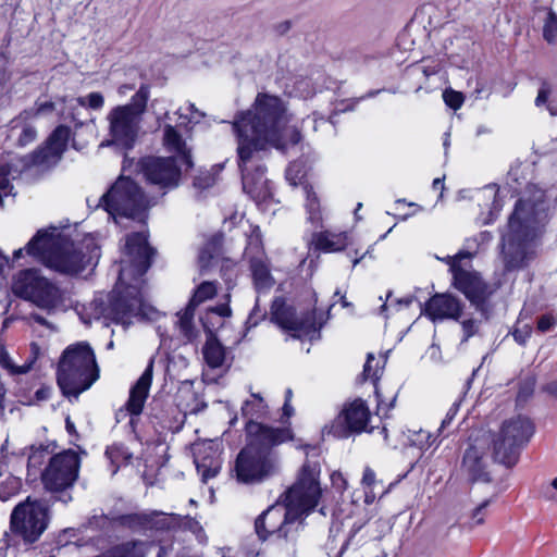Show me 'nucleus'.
I'll list each match as a JSON object with an SVG mask.
<instances>
[{
	"label": "nucleus",
	"instance_id": "1",
	"mask_svg": "<svg viewBox=\"0 0 557 557\" xmlns=\"http://www.w3.org/2000/svg\"><path fill=\"white\" fill-rule=\"evenodd\" d=\"M290 122L292 114L284 101L265 92H259L250 109L234 116L232 129L236 137L243 189L257 203L272 196L270 182L264 176L265 168L260 163V153L270 147L285 150L301 139L300 132Z\"/></svg>",
	"mask_w": 557,
	"mask_h": 557
},
{
	"label": "nucleus",
	"instance_id": "2",
	"mask_svg": "<svg viewBox=\"0 0 557 557\" xmlns=\"http://www.w3.org/2000/svg\"><path fill=\"white\" fill-rule=\"evenodd\" d=\"M152 249L144 233L127 235L121 259L119 281L108 296V304L101 298L92 301L95 318L115 323L129 324L133 318H149L152 310L144 300L141 276L150 267Z\"/></svg>",
	"mask_w": 557,
	"mask_h": 557
},
{
	"label": "nucleus",
	"instance_id": "3",
	"mask_svg": "<svg viewBox=\"0 0 557 557\" xmlns=\"http://www.w3.org/2000/svg\"><path fill=\"white\" fill-rule=\"evenodd\" d=\"M320 473L319 461L308 459L302 465L296 482L282 496V502L269 507L257 518L255 528L261 540H267L273 533L286 540H295V535L304 529L306 517L321 498Z\"/></svg>",
	"mask_w": 557,
	"mask_h": 557
},
{
	"label": "nucleus",
	"instance_id": "4",
	"mask_svg": "<svg viewBox=\"0 0 557 557\" xmlns=\"http://www.w3.org/2000/svg\"><path fill=\"white\" fill-rule=\"evenodd\" d=\"M47 268L66 275H76L87 268L96 267L100 259V247L91 235L74 243L55 227L40 230L25 247Z\"/></svg>",
	"mask_w": 557,
	"mask_h": 557
},
{
	"label": "nucleus",
	"instance_id": "5",
	"mask_svg": "<svg viewBox=\"0 0 557 557\" xmlns=\"http://www.w3.org/2000/svg\"><path fill=\"white\" fill-rule=\"evenodd\" d=\"M246 432L248 443L236 458V475L243 483H259L278 473L281 461L273 446L292 441L293 432L252 421L246 423Z\"/></svg>",
	"mask_w": 557,
	"mask_h": 557
},
{
	"label": "nucleus",
	"instance_id": "6",
	"mask_svg": "<svg viewBox=\"0 0 557 557\" xmlns=\"http://www.w3.org/2000/svg\"><path fill=\"white\" fill-rule=\"evenodd\" d=\"M542 195L536 200L520 199L509 216L508 230L503 235V260L506 271L524 269L534 258V240L545 220Z\"/></svg>",
	"mask_w": 557,
	"mask_h": 557
},
{
	"label": "nucleus",
	"instance_id": "7",
	"mask_svg": "<svg viewBox=\"0 0 557 557\" xmlns=\"http://www.w3.org/2000/svg\"><path fill=\"white\" fill-rule=\"evenodd\" d=\"M98 379L99 368L95 352L88 343L79 342L70 345L62 352L57 382L65 397L76 400Z\"/></svg>",
	"mask_w": 557,
	"mask_h": 557
},
{
	"label": "nucleus",
	"instance_id": "8",
	"mask_svg": "<svg viewBox=\"0 0 557 557\" xmlns=\"http://www.w3.org/2000/svg\"><path fill=\"white\" fill-rule=\"evenodd\" d=\"M70 137V128L58 126L45 146L40 147L29 157L0 159V206H2V196H8L12 191L11 181L17 178L28 166L34 165L40 169H49L55 165L66 149Z\"/></svg>",
	"mask_w": 557,
	"mask_h": 557
},
{
	"label": "nucleus",
	"instance_id": "9",
	"mask_svg": "<svg viewBox=\"0 0 557 557\" xmlns=\"http://www.w3.org/2000/svg\"><path fill=\"white\" fill-rule=\"evenodd\" d=\"M149 97V87L141 85L129 103L116 106L108 113L109 134L115 145L133 147Z\"/></svg>",
	"mask_w": 557,
	"mask_h": 557
},
{
	"label": "nucleus",
	"instance_id": "10",
	"mask_svg": "<svg viewBox=\"0 0 557 557\" xmlns=\"http://www.w3.org/2000/svg\"><path fill=\"white\" fill-rule=\"evenodd\" d=\"M154 202L129 177L121 176L111 188L101 196L97 207H102L110 216H140Z\"/></svg>",
	"mask_w": 557,
	"mask_h": 557
},
{
	"label": "nucleus",
	"instance_id": "11",
	"mask_svg": "<svg viewBox=\"0 0 557 557\" xmlns=\"http://www.w3.org/2000/svg\"><path fill=\"white\" fill-rule=\"evenodd\" d=\"M534 434L532 421L523 416L505 420L498 433L491 438L494 449V460L511 467L517 462L520 449Z\"/></svg>",
	"mask_w": 557,
	"mask_h": 557
},
{
	"label": "nucleus",
	"instance_id": "12",
	"mask_svg": "<svg viewBox=\"0 0 557 557\" xmlns=\"http://www.w3.org/2000/svg\"><path fill=\"white\" fill-rule=\"evenodd\" d=\"M12 292L48 313L52 312L62 300L60 288L35 269L18 272L13 278Z\"/></svg>",
	"mask_w": 557,
	"mask_h": 557
},
{
	"label": "nucleus",
	"instance_id": "13",
	"mask_svg": "<svg viewBox=\"0 0 557 557\" xmlns=\"http://www.w3.org/2000/svg\"><path fill=\"white\" fill-rule=\"evenodd\" d=\"M271 321L293 337H319V331L326 319L322 312L312 310L298 317L295 309L287 305L282 297H276L271 306Z\"/></svg>",
	"mask_w": 557,
	"mask_h": 557
},
{
	"label": "nucleus",
	"instance_id": "14",
	"mask_svg": "<svg viewBox=\"0 0 557 557\" xmlns=\"http://www.w3.org/2000/svg\"><path fill=\"white\" fill-rule=\"evenodd\" d=\"M182 163L174 157H147L139 161V172L146 182L165 195L178 187L182 175Z\"/></svg>",
	"mask_w": 557,
	"mask_h": 557
},
{
	"label": "nucleus",
	"instance_id": "15",
	"mask_svg": "<svg viewBox=\"0 0 557 557\" xmlns=\"http://www.w3.org/2000/svg\"><path fill=\"white\" fill-rule=\"evenodd\" d=\"M370 410L366 401L355 399L346 403L338 414L322 429L323 436L332 435L335 438H348L354 433L367 431L370 421Z\"/></svg>",
	"mask_w": 557,
	"mask_h": 557
},
{
	"label": "nucleus",
	"instance_id": "16",
	"mask_svg": "<svg viewBox=\"0 0 557 557\" xmlns=\"http://www.w3.org/2000/svg\"><path fill=\"white\" fill-rule=\"evenodd\" d=\"M78 469L79 459L75 451L66 450L54 455L41 473L44 487L50 493L67 490L76 481Z\"/></svg>",
	"mask_w": 557,
	"mask_h": 557
},
{
	"label": "nucleus",
	"instance_id": "17",
	"mask_svg": "<svg viewBox=\"0 0 557 557\" xmlns=\"http://www.w3.org/2000/svg\"><path fill=\"white\" fill-rule=\"evenodd\" d=\"M47 528V511L36 503L18 504L11 513V530L26 542L38 540Z\"/></svg>",
	"mask_w": 557,
	"mask_h": 557
},
{
	"label": "nucleus",
	"instance_id": "18",
	"mask_svg": "<svg viewBox=\"0 0 557 557\" xmlns=\"http://www.w3.org/2000/svg\"><path fill=\"white\" fill-rule=\"evenodd\" d=\"M244 258L249 263L253 286L257 293L261 294L270 290L274 286L275 280L271 274L261 235L258 231H253L248 236Z\"/></svg>",
	"mask_w": 557,
	"mask_h": 557
},
{
	"label": "nucleus",
	"instance_id": "19",
	"mask_svg": "<svg viewBox=\"0 0 557 557\" xmlns=\"http://www.w3.org/2000/svg\"><path fill=\"white\" fill-rule=\"evenodd\" d=\"M490 446L491 436L483 435L475 437L466 449L461 463V472L469 481L487 483L492 480L490 472Z\"/></svg>",
	"mask_w": 557,
	"mask_h": 557
},
{
	"label": "nucleus",
	"instance_id": "20",
	"mask_svg": "<svg viewBox=\"0 0 557 557\" xmlns=\"http://www.w3.org/2000/svg\"><path fill=\"white\" fill-rule=\"evenodd\" d=\"M454 286L460 290L475 308L483 312L485 300L491 295L488 286L481 276L470 271L468 265H458L457 261L450 260Z\"/></svg>",
	"mask_w": 557,
	"mask_h": 557
},
{
	"label": "nucleus",
	"instance_id": "21",
	"mask_svg": "<svg viewBox=\"0 0 557 557\" xmlns=\"http://www.w3.org/2000/svg\"><path fill=\"white\" fill-rule=\"evenodd\" d=\"M423 312L432 321L458 320L461 315V305L456 297L449 294H436L425 304Z\"/></svg>",
	"mask_w": 557,
	"mask_h": 557
},
{
	"label": "nucleus",
	"instance_id": "22",
	"mask_svg": "<svg viewBox=\"0 0 557 557\" xmlns=\"http://www.w3.org/2000/svg\"><path fill=\"white\" fill-rule=\"evenodd\" d=\"M153 363L154 360L151 358L144 373L131 388L126 409L133 416H138L143 411L152 382Z\"/></svg>",
	"mask_w": 557,
	"mask_h": 557
},
{
	"label": "nucleus",
	"instance_id": "23",
	"mask_svg": "<svg viewBox=\"0 0 557 557\" xmlns=\"http://www.w3.org/2000/svg\"><path fill=\"white\" fill-rule=\"evenodd\" d=\"M180 516L175 513H163L159 511L143 512L129 515L124 518L125 522L131 525H139L143 528H154L158 530H168L176 524Z\"/></svg>",
	"mask_w": 557,
	"mask_h": 557
},
{
	"label": "nucleus",
	"instance_id": "24",
	"mask_svg": "<svg viewBox=\"0 0 557 557\" xmlns=\"http://www.w3.org/2000/svg\"><path fill=\"white\" fill-rule=\"evenodd\" d=\"M163 141L165 148L169 151L175 152L177 154L175 158L177 161L180 160L186 169L193 166L191 156L186 147V143L172 125H166L164 127Z\"/></svg>",
	"mask_w": 557,
	"mask_h": 557
},
{
	"label": "nucleus",
	"instance_id": "25",
	"mask_svg": "<svg viewBox=\"0 0 557 557\" xmlns=\"http://www.w3.org/2000/svg\"><path fill=\"white\" fill-rule=\"evenodd\" d=\"M312 244L315 249L323 252H336L343 250L348 243V236L345 232L333 233L330 231L313 233Z\"/></svg>",
	"mask_w": 557,
	"mask_h": 557
},
{
	"label": "nucleus",
	"instance_id": "26",
	"mask_svg": "<svg viewBox=\"0 0 557 557\" xmlns=\"http://www.w3.org/2000/svg\"><path fill=\"white\" fill-rule=\"evenodd\" d=\"M202 354L206 363L212 369L221 368L226 359L225 348L212 335V333L209 334L206 341V344L202 348Z\"/></svg>",
	"mask_w": 557,
	"mask_h": 557
},
{
	"label": "nucleus",
	"instance_id": "27",
	"mask_svg": "<svg viewBox=\"0 0 557 557\" xmlns=\"http://www.w3.org/2000/svg\"><path fill=\"white\" fill-rule=\"evenodd\" d=\"M302 189H304V193L306 196L305 208H306V212H307V220L314 227H319V226H321V223H322V213H321L319 198H318L317 194L314 193V190L312 189V187L309 186L308 184L304 185Z\"/></svg>",
	"mask_w": 557,
	"mask_h": 557
},
{
	"label": "nucleus",
	"instance_id": "28",
	"mask_svg": "<svg viewBox=\"0 0 557 557\" xmlns=\"http://www.w3.org/2000/svg\"><path fill=\"white\" fill-rule=\"evenodd\" d=\"M242 413L248 419L247 423L253 419L263 418L268 413V405L260 394L251 393L250 399H247L242 406Z\"/></svg>",
	"mask_w": 557,
	"mask_h": 557
},
{
	"label": "nucleus",
	"instance_id": "29",
	"mask_svg": "<svg viewBox=\"0 0 557 557\" xmlns=\"http://www.w3.org/2000/svg\"><path fill=\"white\" fill-rule=\"evenodd\" d=\"M38 350H39V347L36 344H32L33 357L29 360H27L26 362H24L22 366H16L12 361L9 354L2 348V349H0V366L2 368H4L5 370H8L9 373H11V374L27 373L32 369V367L37 358Z\"/></svg>",
	"mask_w": 557,
	"mask_h": 557
},
{
	"label": "nucleus",
	"instance_id": "30",
	"mask_svg": "<svg viewBox=\"0 0 557 557\" xmlns=\"http://www.w3.org/2000/svg\"><path fill=\"white\" fill-rule=\"evenodd\" d=\"M498 189L495 185H487L484 188L480 189L475 194V199L479 201L480 207L488 208L490 215L493 214V211H499L500 205L497 200Z\"/></svg>",
	"mask_w": 557,
	"mask_h": 557
},
{
	"label": "nucleus",
	"instance_id": "31",
	"mask_svg": "<svg viewBox=\"0 0 557 557\" xmlns=\"http://www.w3.org/2000/svg\"><path fill=\"white\" fill-rule=\"evenodd\" d=\"M195 463L197 471L201 475L203 482L214 478L221 469V462L219 458H200V456H196Z\"/></svg>",
	"mask_w": 557,
	"mask_h": 557
},
{
	"label": "nucleus",
	"instance_id": "32",
	"mask_svg": "<svg viewBox=\"0 0 557 557\" xmlns=\"http://www.w3.org/2000/svg\"><path fill=\"white\" fill-rule=\"evenodd\" d=\"M106 456L109 458L112 465L115 468L112 470V473H116L117 469L122 465H127L131 462L133 458V454L122 444H114L106 450Z\"/></svg>",
	"mask_w": 557,
	"mask_h": 557
},
{
	"label": "nucleus",
	"instance_id": "33",
	"mask_svg": "<svg viewBox=\"0 0 557 557\" xmlns=\"http://www.w3.org/2000/svg\"><path fill=\"white\" fill-rule=\"evenodd\" d=\"M195 308L190 304L187 305L185 310L181 313H178V321L177 325L180 327L181 333L187 338L193 339L196 335V329L194 325V315H195Z\"/></svg>",
	"mask_w": 557,
	"mask_h": 557
},
{
	"label": "nucleus",
	"instance_id": "34",
	"mask_svg": "<svg viewBox=\"0 0 557 557\" xmlns=\"http://www.w3.org/2000/svg\"><path fill=\"white\" fill-rule=\"evenodd\" d=\"M543 38L548 45L557 42V13L552 9L547 10L543 20Z\"/></svg>",
	"mask_w": 557,
	"mask_h": 557
},
{
	"label": "nucleus",
	"instance_id": "35",
	"mask_svg": "<svg viewBox=\"0 0 557 557\" xmlns=\"http://www.w3.org/2000/svg\"><path fill=\"white\" fill-rule=\"evenodd\" d=\"M104 104V98L100 92H90L85 97H77L70 100V107H87L92 110H100Z\"/></svg>",
	"mask_w": 557,
	"mask_h": 557
},
{
	"label": "nucleus",
	"instance_id": "36",
	"mask_svg": "<svg viewBox=\"0 0 557 557\" xmlns=\"http://www.w3.org/2000/svg\"><path fill=\"white\" fill-rule=\"evenodd\" d=\"M216 294V286L214 282H202L197 289L195 290L190 301V304L194 307H197L199 304L211 299Z\"/></svg>",
	"mask_w": 557,
	"mask_h": 557
},
{
	"label": "nucleus",
	"instance_id": "37",
	"mask_svg": "<svg viewBox=\"0 0 557 557\" xmlns=\"http://www.w3.org/2000/svg\"><path fill=\"white\" fill-rule=\"evenodd\" d=\"M408 438L410 444L418 447L420 450L429 449L436 441L435 436L422 429L412 431Z\"/></svg>",
	"mask_w": 557,
	"mask_h": 557
},
{
	"label": "nucleus",
	"instance_id": "38",
	"mask_svg": "<svg viewBox=\"0 0 557 557\" xmlns=\"http://www.w3.org/2000/svg\"><path fill=\"white\" fill-rule=\"evenodd\" d=\"M26 122L27 121L20 122L16 127H12V131L16 129L20 126L22 127L21 133L18 134V137H17V143L20 146H26V145L33 143L37 137V131L35 129V127L32 126L30 124H27ZM11 123H12V126L15 125L13 123V121Z\"/></svg>",
	"mask_w": 557,
	"mask_h": 557
},
{
	"label": "nucleus",
	"instance_id": "39",
	"mask_svg": "<svg viewBox=\"0 0 557 557\" xmlns=\"http://www.w3.org/2000/svg\"><path fill=\"white\" fill-rule=\"evenodd\" d=\"M54 109V103L47 101L44 103L38 104L37 109L34 110H25L17 117L13 120V123L15 124L13 127H16L20 122L28 121L29 119L34 117L37 114L45 113L47 111H51Z\"/></svg>",
	"mask_w": 557,
	"mask_h": 557
},
{
	"label": "nucleus",
	"instance_id": "40",
	"mask_svg": "<svg viewBox=\"0 0 557 557\" xmlns=\"http://www.w3.org/2000/svg\"><path fill=\"white\" fill-rule=\"evenodd\" d=\"M48 456V446L42 444L38 446H32L30 453L28 455V467H39Z\"/></svg>",
	"mask_w": 557,
	"mask_h": 557
},
{
	"label": "nucleus",
	"instance_id": "41",
	"mask_svg": "<svg viewBox=\"0 0 557 557\" xmlns=\"http://www.w3.org/2000/svg\"><path fill=\"white\" fill-rule=\"evenodd\" d=\"M375 472L370 467H366L363 470V475L361 479V484L369 491H366V503L371 504L374 499V494H372V486L375 484Z\"/></svg>",
	"mask_w": 557,
	"mask_h": 557
},
{
	"label": "nucleus",
	"instance_id": "42",
	"mask_svg": "<svg viewBox=\"0 0 557 557\" xmlns=\"http://www.w3.org/2000/svg\"><path fill=\"white\" fill-rule=\"evenodd\" d=\"M215 184V176L210 172L199 173L193 182V186L198 190H206Z\"/></svg>",
	"mask_w": 557,
	"mask_h": 557
},
{
	"label": "nucleus",
	"instance_id": "43",
	"mask_svg": "<svg viewBox=\"0 0 557 557\" xmlns=\"http://www.w3.org/2000/svg\"><path fill=\"white\" fill-rule=\"evenodd\" d=\"M443 98H444L445 103L454 110L459 109L463 103L462 94L459 91L451 90V89L445 90L443 94Z\"/></svg>",
	"mask_w": 557,
	"mask_h": 557
},
{
	"label": "nucleus",
	"instance_id": "44",
	"mask_svg": "<svg viewBox=\"0 0 557 557\" xmlns=\"http://www.w3.org/2000/svg\"><path fill=\"white\" fill-rule=\"evenodd\" d=\"M267 315V311L260 308L259 298L257 297L256 304L249 317L247 319V324L249 327L257 326L260 321H262Z\"/></svg>",
	"mask_w": 557,
	"mask_h": 557
},
{
	"label": "nucleus",
	"instance_id": "45",
	"mask_svg": "<svg viewBox=\"0 0 557 557\" xmlns=\"http://www.w3.org/2000/svg\"><path fill=\"white\" fill-rule=\"evenodd\" d=\"M459 408L460 401H454L448 411L446 412L445 418L442 420V423L437 430L438 435L443 434V432L450 425L451 421L455 419L457 412L459 411Z\"/></svg>",
	"mask_w": 557,
	"mask_h": 557
},
{
	"label": "nucleus",
	"instance_id": "46",
	"mask_svg": "<svg viewBox=\"0 0 557 557\" xmlns=\"http://www.w3.org/2000/svg\"><path fill=\"white\" fill-rule=\"evenodd\" d=\"M480 321L474 319H466L461 322V327L463 332L462 341H468L471 336L478 333Z\"/></svg>",
	"mask_w": 557,
	"mask_h": 557
},
{
	"label": "nucleus",
	"instance_id": "47",
	"mask_svg": "<svg viewBox=\"0 0 557 557\" xmlns=\"http://www.w3.org/2000/svg\"><path fill=\"white\" fill-rule=\"evenodd\" d=\"M304 177V173L301 166L297 163L290 164L286 170V180L293 185L296 186L301 178Z\"/></svg>",
	"mask_w": 557,
	"mask_h": 557
},
{
	"label": "nucleus",
	"instance_id": "48",
	"mask_svg": "<svg viewBox=\"0 0 557 557\" xmlns=\"http://www.w3.org/2000/svg\"><path fill=\"white\" fill-rule=\"evenodd\" d=\"M177 113L180 114V116H185L188 122L195 123L199 121V117L203 116V114L200 113L193 103H188L185 109L180 108Z\"/></svg>",
	"mask_w": 557,
	"mask_h": 557
},
{
	"label": "nucleus",
	"instance_id": "49",
	"mask_svg": "<svg viewBox=\"0 0 557 557\" xmlns=\"http://www.w3.org/2000/svg\"><path fill=\"white\" fill-rule=\"evenodd\" d=\"M488 505H490V500L488 499L484 500L483 503H481L472 511V515H471V519H472L471 527H475V525L482 524L484 522L485 510H486Z\"/></svg>",
	"mask_w": 557,
	"mask_h": 557
},
{
	"label": "nucleus",
	"instance_id": "50",
	"mask_svg": "<svg viewBox=\"0 0 557 557\" xmlns=\"http://www.w3.org/2000/svg\"><path fill=\"white\" fill-rule=\"evenodd\" d=\"M472 253L468 251H460L456 256L450 257L447 256L446 258L442 259L444 262H446L449 265V270L451 271V263L450 260L457 261L458 265H468L470 263V260L472 258Z\"/></svg>",
	"mask_w": 557,
	"mask_h": 557
},
{
	"label": "nucleus",
	"instance_id": "51",
	"mask_svg": "<svg viewBox=\"0 0 557 557\" xmlns=\"http://www.w3.org/2000/svg\"><path fill=\"white\" fill-rule=\"evenodd\" d=\"M374 360V356L372 354L368 355L367 361L363 367L362 375L364 380L375 381L379 379V369L372 368V361Z\"/></svg>",
	"mask_w": 557,
	"mask_h": 557
},
{
	"label": "nucleus",
	"instance_id": "52",
	"mask_svg": "<svg viewBox=\"0 0 557 557\" xmlns=\"http://www.w3.org/2000/svg\"><path fill=\"white\" fill-rule=\"evenodd\" d=\"M552 94V87L548 83L544 82L537 92V96L535 98V106L541 107L543 104H546L548 101V98Z\"/></svg>",
	"mask_w": 557,
	"mask_h": 557
},
{
	"label": "nucleus",
	"instance_id": "53",
	"mask_svg": "<svg viewBox=\"0 0 557 557\" xmlns=\"http://www.w3.org/2000/svg\"><path fill=\"white\" fill-rule=\"evenodd\" d=\"M557 324V320L555 317L550 314L542 315L537 321V329L541 332L550 331Z\"/></svg>",
	"mask_w": 557,
	"mask_h": 557
},
{
	"label": "nucleus",
	"instance_id": "54",
	"mask_svg": "<svg viewBox=\"0 0 557 557\" xmlns=\"http://www.w3.org/2000/svg\"><path fill=\"white\" fill-rule=\"evenodd\" d=\"M531 335V327L529 325H524L522 329H517L513 331L512 336L515 341L520 344L524 345L528 341V338Z\"/></svg>",
	"mask_w": 557,
	"mask_h": 557
},
{
	"label": "nucleus",
	"instance_id": "55",
	"mask_svg": "<svg viewBox=\"0 0 557 557\" xmlns=\"http://www.w3.org/2000/svg\"><path fill=\"white\" fill-rule=\"evenodd\" d=\"M296 91L302 96V97H307L311 94H313V88L309 86V83L308 82H297L296 83Z\"/></svg>",
	"mask_w": 557,
	"mask_h": 557
},
{
	"label": "nucleus",
	"instance_id": "56",
	"mask_svg": "<svg viewBox=\"0 0 557 557\" xmlns=\"http://www.w3.org/2000/svg\"><path fill=\"white\" fill-rule=\"evenodd\" d=\"M52 388L49 386H42L35 393V398L39 401H44L50 398Z\"/></svg>",
	"mask_w": 557,
	"mask_h": 557
},
{
	"label": "nucleus",
	"instance_id": "57",
	"mask_svg": "<svg viewBox=\"0 0 557 557\" xmlns=\"http://www.w3.org/2000/svg\"><path fill=\"white\" fill-rule=\"evenodd\" d=\"M212 313H216L219 317H230L231 308L227 305H220L210 310Z\"/></svg>",
	"mask_w": 557,
	"mask_h": 557
},
{
	"label": "nucleus",
	"instance_id": "58",
	"mask_svg": "<svg viewBox=\"0 0 557 557\" xmlns=\"http://www.w3.org/2000/svg\"><path fill=\"white\" fill-rule=\"evenodd\" d=\"M428 355L433 361H440L441 360V349L437 345L432 344L430 348L428 349Z\"/></svg>",
	"mask_w": 557,
	"mask_h": 557
},
{
	"label": "nucleus",
	"instance_id": "59",
	"mask_svg": "<svg viewBox=\"0 0 557 557\" xmlns=\"http://www.w3.org/2000/svg\"><path fill=\"white\" fill-rule=\"evenodd\" d=\"M543 389L550 394L552 396L556 397L557 398V380L556 381H552L549 383H547Z\"/></svg>",
	"mask_w": 557,
	"mask_h": 557
},
{
	"label": "nucleus",
	"instance_id": "60",
	"mask_svg": "<svg viewBox=\"0 0 557 557\" xmlns=\"http://www.w3.org/2000/svg\"><path fill=\"white\" fill-rule=\"evenodd\" d=\"M135 88V85L133 84H123L121 86H119L117 88V94L121 96V97H124L126 96L131 90H133Z\"/></svg>",
	"mask_w": 557,
	"mask_h": 557
},
{
	"label": "nucleus",
	"instance_id": "61",
	"mask_svg": "<svg viewBox=\"0 0 557 557\" xmlns=\"http://www.w3.org/2000/svg\"><path fill=\"white\" fill-rule=\"evenodd\" d=\"M422 70V73L425 77H429L431 75H434L438 72V67L437 66H422L421 67Z\"/></svg>",
	"mask_w": 557,
	"mask_h": 557
},
{
	"label": "nucleus",
	"instance_id": "62",
	"mask_svg": "<svg viewBox=\"0 0 557 557\" xmlns=\"http://www.w3.org/2000/svg\"><path fill=\"white\" fill-rule=\"evenodd\" d=\"M29 319L34 320L35 322L41 324V325H46V326H49V323L48 321L40 314L38 313H32L29 315Z\"/></svg>",
	"mask_w": 557,
	"mask_h": 557
},
{
	"label": "nucleus",
	"instance_id": "63",
	"mask_svg": "<svg viewBox=\"0 0 557 557\" xmlns=\"http://www.w3.org/2000/svg\"><path fill=\"white\" fill-rule=\"evenodd\" d=\"M294 413V408L290 406L289 403L285 401L283 406V416L285 418H290Z\"/></svg>",
	"mask_w": 557,
	"mask_h": 557
},
{
	"label": "nucleus",
	"instance_id": "64",
	"mask_svg": "<svg viewBox=\"0 0 557 557\" xmlns=\"http://www.w3.org/2000/svg\"><path fill=\"white\" fill-rule=\"evenodd\" d=\"M209 260H210V257L207 258L205 252L200 253V256H199V264H200L201 270H203V269H206L208 267Z\"/></svg>",
	"mask_w": 557,
	"mask_h": 557
}]
</instances>
